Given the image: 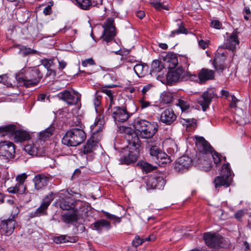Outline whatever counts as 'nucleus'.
<instances>
[{"mask_svg":"<svg viewBox=\"0 0 251 251\" xmlns=\"http://www.w3.org/2000/svg\"><path fill=\"white\" fill-rule=\"evenodd\" d=\"M133 126L139 136L143 139L152 138L158 130V125L154 122H149L145 120H136Z\"/></svg>","mask_w":251,"mask_h":251,"instance_id":"obj_1","label":"nucleus"},{"mask_svg":"<svg viewBox=\"0 0 251 251\" xmlns=\"http://www.w3.org/2000/svg\"><path fill=\"white\" fill-rule=\"evenodd\" d=\"M86 135L83 130L74 128L68 130L62 139V143L65 145L75 147L82 143Z\"/></svg>","mask_w":251,"mask_h":251,"instance_id":"obj_2","label":"nucleus"},{"mask_svg":"<svg viewBox=\"0 0 251 251\" xmlns=\"http://www.w3.org/2000/svg\"><path fill=\"white\" fill-rule=\"evenodd\" d=\"M147 148L149 149L150 155L159 165L170 164L172 161L171 157L162 151L152 139L147 142Z\"/></svg>","mask_w":251,"mask_h":251,"instance_id":"obj_3","label":"nucleus"},{"mask_svg":"<svg viewBox=\"0 0 251 251\" xmlns=\"http://www.w3.org/2000/svg\"><path fill=\"white\" fill-rule=\"evenodd\" d=\"M41 77L39 70H31L27 71L24 76H19L17 80L19 85L30 87L37 85Z\"/></svg>","mask_w":251,"mask_h":251,"instance_id":"obj_4","label":"nucleus"},{"mask_svg":"<svg viewBox=\"0 0 251 251\" xmlns=\"http://www.w3.org/2000/svg\"><path fill=\"white\" fill-rule=\"evenodd\" d=\"M119 131L125 134L128 143L127 147L131 150H136L140 147V141L137 134L130 127L121 126Z\"/></svg>","mask_w":251,"mask_h":251,"instance_id":"obj_5","label":"nucleus"},{"mask_svg":"<svg viewBox=\"0 0 251 251\" xmlns=\"http://www.w3.org/2000/svg\"><path fill=\"white\" fill-rule=\"evenodd\" d=\"M13 135L17 142H22L29 138L28 133L21 130H16V126L9 125L0 127V136Z\"/></svg>","mask_w":251,"mask_h":251,"instance_id":"obj_6","label":"nucleus"},{"mask_svg":"<svg viewBox=\"0 0 251 251\" xmlns=\"http://www.w3.org/2000/svg\"><path fill=\"white\" fill-rule=\"evenodd\" d=\"M233 175L229 168V164H224L220 171V176L215 178V188H217L218 186H224L226 187H228L232 181V178Z\"/></svg>","mask_w":251,"mask_h":251,"instance_id":"obj_7","label":"nucleus"},{"mask_svg":"<svg viewBox=\"0 0 251 251\" xmlns=\"http://www.w3.org/2000/svg\"><path fill=\"white\" fill-rule=\"evenodd\" d=\"M186 75L189 78L193 81L199 80L200 83H204L209 80L213 79L214 78V72L213 70L202 68L198 73L197 76L195 74H192L191 73L188 72Z\"/></svg>","mask_w":251,"mask_h":251,"instance_id":"obj_8","label":"nucleus"},{"mask_svg":"<svg viewBox=\"0 0 251 251\" xmlns=\"http://www.w3.org/2000/svg\"><path fill=\"white\" fill-rule=\"evenodd\" d=\"M108 115H111L114 121L116 122L123 123L127 121L130 115L126 109L120 106L112 107L109 111H106Z\"/></svg>","mask_w":251,"mask_h":251,"instance_id":"obj_9","label":"nucleus"},{"mask_svg":"<svg viewBox=\"0 0 251 251\" xmlns=\"http://www.w3.org/2000/svg\"><path fill=\"white\" fill-rule=\"evenodd\" d=\"M103 32L101 38L108 43L112 41L116 36L115 28L114 25V20L109 18L102 25Z\"/></svg>","mask_w":251,"mask_h":251,"instance_id":"obj_10","label":"nucleus"},{"mask_svg":"<svg viewBox=\"0 0 251 251\" xmlns=\"http://www.w3.org/2000/svg\"><path fill=\"white\" fill-rule=\"evenodd\" d=\"M57 97L59 100H61L66 102L69 105H74L77 103L80 100V95L76 91H74L73 94L67 90L59 93L57 95Z\"/></svg>","mask_w":251,"mask_h":251,"instance_id":"obj_11","label":"nucleus"},{"mask_svg":"<svg viewBox=\"0 0 251 251\" xmlns=\"http://www.w3.org/2000/svg\"><path fill=\"white\" fill-rule=\"evenodd\" d=\"M203 238L206 244L210 248H215L223 247L222 242L224 239L218 234L207 232L204 234Z\"/></svg>","mask_w":251,"mask_h":251,"instance_id":"obj_12","label":"nucleus"},{"mask_svg":"<svg viewBox=\"0 0 251 251\" xmlns=\"http://www.w3.org/2000/svg\"><path fill=\"white\" fill-rule=\"evenodd\" d=\"M15 153V145L12 142L7 141L0 142V156L10 159L14 157Z\"/></svg>","mask_w":251,"mask_h":251,"instance_id":"obj_13","label":"nucleus"},{"mask_svg":"<svg viewBox=\"0 0 251 251\" xmlns=\"http://www.w3.org/2000/svg\"><path fill=\"white\" fill-rule=\"evenodd\" d=\"M214 96L213 90L209 89L204 92L202 95L198 98V102L202 106L203 111H205L209 107L212 99Z\"/></svg>","mask_w":251,"mask_h":251,"instance_id":"obj_14","label":"nucleus"},{"mask_svg":"<svg viewBox=\"0 0 251 251\" xmlns=\"http://www.w3.org/2000/svg\"><path fill=\"white\" fill-rule=\"evenodd\" d=\"M196 145L200 154H210L213 151L212 147L202 137L196 138Z\"/></svg>","mask_w":251,"mask_h":251,"instance_id":"obj_15","label":"nucleus"},{"mask_svg":"<svg viewBox=\"0 0 251 251\" xmlns=\"http://www.w3.org/2000/svg\"><path fill=\"white\" fill-rule=\"evenodd\" d=\"M192 160L187 156L179 158L175 165V168L177 172H183L192 166Z\"/></svg>","mask_w":251,"mask_h":251,"instance_id":"obj_16","label":"nucleus"},{"mask_svg":"<svg viewBox=\"0 0 251 251\" xmlns=\"http://www.w3.org/2000/svg\"><path fill=\"white\" fill-rule=\"evenodd\" d=\"M90 207L87 203L79 200H76L74 210L79 219L86 216Z\"/></svg>","mask_w":251,"mask_h":251,"instance_id":"obj_17","label":"nucleus"},{"mask_svg":"<svg viewBox=\"0 0 251 251\" xmlns=\"http://www.w3.org/2000/svg\"><path fill=\"white\" fill-rule=\"evenodd\" d=\"M16 221L13 219H10L2 221L0 225L1 232L5 235H11L15 228Z\"/></svg>","mask_w":251,"mask_h":251,"instance_id":"obj_18","label":"nucleus"},{"mask_svg":"<svg viewBox=\"0 0 251 251\" xmlns=\"http://www.w3.org/2000/svg\"><path fill=\"white\" fill-rule=\"evenodd\" d=\"M53 196L54 194L51 192L46 197V198L43 200L41 205L34 212V216L37 217L40 216L42 214H44L45 210L50 204L51 201L53 200Z\"/></svg>","mask_w":251,"mask_h":251,"instance_id":"obj_19","label":"nucleus"},{"mask_svg":"<svg viewBox=\"0 0 251 251\" xmlns=\"http://www.w3.org/2000/svg\"><path fill=\"white\" fill-rule=\"evenodd\" d=\"M100 91L106 95L105 99L106 100V106L107 107V111H109L113 105L115 104L114 98L116 96V93L114 91L108 89L105 87L102 88Z\"/></svg>","mask_w":251,"mask_h":251,"instance_id":"obj_20","label":"nucleus"},{"mask_svg":"<svg viewBox=\"0 0 251 251\" xmlns=\"http://www.w3.org/2000/svg\"><path fill=\"white\" fill-rule=\"evenodd\" d=\"M176 115L173 110L171 109H167L164 110L160 116L161 121L168 125H171L176 120Z\"/></svg>","mask_w":251,"mask_h":251,"instance_id":"obj_21","label":"nucleus"},{"mask_svg":"<svg viewBox=\"0 0 251 251\" xmlns=\"http://www.w3.org/2000/svg\"><path fill=\"white\" fill-rule=\"evenodd\" d=\"M164 184V180L162 177H151L147 182V189H160Z\"/></svg>","mask_w":251,"mask_h":251,"instance_id":"obj_22","label":"nucleus"},{"mask_svg":"<svg viewBox=\"0 0 251 251\" xmlns=\"http://www.w3.org/2000/svg\"><path fill=\"white\" fill-rule=\"evenodd\" d=\"M35 188L40 190L46 186L49 182V177L44 175H38L34 177Z\"/></svg>","mask_w":251,"mask_h":251,"instance_id":"obj_23","label":"nucleus"},{"mask_svg":"<svg viewBox=\"0 0 251 251\" xmlns=\"http://www.w3.org/2000/svg\"><path fill=\"white\" fill-rule=\"evenodd\" d=\"M76 200H75L71 197H66L65 199H62L60 200L57 204L60 208L63 210H68L74 209Z\"/></svg>","mask_w":251,"mask_h":251,"instance_id":"obj_24","label":"nucleus"},{"mask_svg":"<svg viewBox=\"0 0 251 251\" xmlns=\"http://www.w3.org/2000/svg\"><path fill=\"white\" fill-rule=\"evenodd\" d=\"M183 69L180 67L168 74L167 79L169 82H176L181 80L183 77Z\"/></svg>","mask_w":251,"mask_h":251,"instance_id":"obj_25","label":"nucleus"},{"mask_svg":"<svg viewBox=\"0 0 251 251\" xmlns=\"http://www.w3.org/2000/svg\"><path fill=\"white\" fill-rule=\"evenodd\" d=\"M239 43V41L238 39L237 33L233 32L226 39L225 45L223 46H221V48L224 47L233 50L236 48V46L238 45Z\"/></svg>","mask_w":251,"mask_h":251,"instance_id":"obj_26","label":"nucleus"},{"mask_svg":"<svg viewBox=\"0 0 251 251\" xmlns=\"http://www.w3.org/2000/svg\"><path fill=\"white\" fill-rule=\"evenodd\" d=\"M226 60L224 52H218L214 58L213 64L216 70H223L225 68V62Z\"/></svg>","mask_w":251,"mask_h":251,"instance_id":"obj_27","label":"nucleus"},{"mask_svg":"<svg viewBox=\"0 0 251 251\" xmlns=\"http://www.w3.org/2000/svg\"><path fill=\"white\" fill-rule=\"evenodd\" d=\"M25 151L29 155L34 156H41L43 155V151L42 148H37L34 144H30L25 146Z\"/></svg>","mask_w":251,"mask_h":251,"instance_id":"obj_28","label":"nucleus"},{"mask_svg":"<svg viewBox=\"0 0 251 251\" xmlns=\"http://www.w3.org/2000/svg\"><path fill=\"white\" fill-rule=\"evenodd\" d=\"M78 219L79 218L74 209L72 211L67 212L62 215V221L67 224L76 222Z\"/></svg>","mask_w":251,"mask_h":251,"instance_id":"obj_29","label":"nucleus"},{"mask_svg":"<svg viewBox=\"0 0 251 251\" xmlns=\"http://www.w3.org/2000/svg\"><path fill=\"white\" fill-rule=\"evenodd\" d=\"M98 147V142L93 139H89L83 147V152L88 154L93 152Z\"/></svg>","mask_w":251,"mask_h":251,"instance_id":"obj_30","label":"nucleus"},{"mask_svg":"<svg viewBox=\"0 0 251 251\" xmlns=\"http://www.w3.org/2000/svg\"><path fill=\"white\" fill-rule=\"evenodd\" d=\"M137 160V155L134 151H129L127 155H125L121 158L122 163L129 165L134 163Z\"/></svg>","mask_w":251,"mask_h":251,"instance_id":"obj_31","label":"nucleus"},{"mask_svg":"<svg viewBox=\"0 0 251 251\" xmlns=\"http://www.w3.org/2000/svg\"><path fill=\"white\" fill-rule=\"evenodd\" d=\"M26 190L25 185L21 183H17L14 186H11L7 189L9 193L22 195L25 193Z\"/></svg>","mask_w":251,"mask_h":251,"instance_id":"obj_32","label":"nucleus"},{"mask_svg":"<svg viewBox=\"0 0 251 251\" xmlns=\"http://www.w3.org/2000/svg\"><path fill=\"white\" fill-rule=\"evenodd\" d=\"M164 61L168 64V67L171 69L175 68L178 64L177 57L173 53L168 54L164 58Z\"/></svg>","mask_w":251,"mask_h":251,"instance_id":"obj_33","label":"nucleus"},{"mask_svg":"<svg viewBox=\"0 0 251 251\" xmlns=\"http://www.w3.org/2000/svg\"><path fill=\"white\" fill-rule=\"evenodd\" d=\"M93 225L97 230H101L102 228L104 227L106 229H109L111 228L110 223L106 220L101 219L95 222Z\"/></svg>","mask_w":251,"mask_h":251,"instance_id":"obj_34","label":"nucleus"},{"mask_svg":"<svg viewBox=\"0 0 251 251\" xmlns=\"http://www.w3.org/2000/svg\"><path fill=\"white\" fill-rule=\"evenodd\" d=\"M175 96H176L175 94L170 92H164L161 95V102L165 104L170 103L173 101Z\"/></svg>","mask_w":251,"mask_h":251,"instance_id":"obj_35","label":"nucleus"},{"mask_svg":"<svg viewBox=\"0 0 251 251\" xmlns=\"http://www.w3.org/2000/svg\"><path fill=\"white\" fill-rule=\"evenodd\" d=\"M155 239L153 235L149 236L145 239L141 238L139 236H137L135 237L134 239L132 241V244L135 247L139 246L141 245L145 241H153Z\"/></svg>","mask_w":251,"mask_h":251,"instance_id":"obj_36","label":"nucleus"},{"mask_svg":"<svg viewBox=\"0 0 251 251\" xmlns=\"http://www.w3.org/2000/svg\"><path fill=\"white\" fill-rule=\"evenodd\" d=\"M137 165L139 166L146 173H148L155 169L156 167L145 161H140Z\"/></svg>","mask_w":251,"mask_h":251,"instance_id":"obj_37","label":"nucleus"},{"mask_svg":"<svg viewBox=\"0 0 251 251\" xmlns=\"http://www.w3.org/2000/svg\"><path fill=\"white\" fill-rule=\"evenodd\" d=\"M53 131L54 128L52 126L47 128L45 130L40 132L39 139L43 140L47 139L52 135Z\"/></svg>","mask_w":251,"mask_h":251,"instance_id":"obj_38","label":"nucleus"},{"mask_svg":"<svg viewBox=\"0 0 251 251\" xmlns=\"http://www.w3.org/2000/svg\"><path fill=\"white\" fill-rule=\"evenodd\" d=\"M163 66L158 60H154L152 61L151 65V73L154 74L160 72L163 69Z\"/></svg>","mask_w":251,"mask_h":251,"instance_id":"obj_39","label":"nucleus"},{"mask_svg":"<svg viewBox=\"0 0 251 251\" xmlns=\"http://www.w3.org/2000/svg\"><path fill=\"white\" fill-rule=\"evenodd\" d=\"M17 47L19 50V53L23 55H26L30 53H36L37 52L36 50L24 46L18 45Z\"/></svg>","mask_w":251,"mask_h":251,"instance_id":"obj_40","label":"nucleus"},{"mask_svg":"<svg viewBox=\"0 0 251 251\" xmlns=\"http://www.w3.org/2000/svg\"><path fill=\"white\" fill-rule=\"evenodd\" d=\"M177 106H179L182 111L188 109L190 107V104L187 100L178 99L176 103Z\"/></svg>","mask_w":251,"mask_h":251,"instance_id":"obj_41","label":"nucleus"},{"mask_svg":"<svg viewBox=\"0 0 251 251\" xmlns=\"http://www.w3.org/2000/svg\"><path fill=\"white\" fill-rule=\"evenodd\" d=\"M78 7L83 10L89 9L91 7L90 0H75Z\"/></svg>","mask_w":251,"mask_h":251,"instance_id":"obj_42","label":"nucleus"},{"mask_svg":"<svg viewBox=\"0 0 251 251\" xmlns=\"http://www.w3.org/2000/svg\"><path fill=\"white\" fill-rule=\"evenodd\" d=\"M145 66L142 64H136L134 66V71L139 77H142L145 75Z\"/></svg>","mask_w":251,"mask_h":251,"instance_id":"obj_43","label":"nucleus"},{"mask_svg":"<svg viewBox=\"0 0 251 251\" xmlns=\"http://www.w3.org/2000/svg\"><path fill=\"white\" fill-rule=\"evenodd\" d=\"M198 163L204 171H207L210 170L211 165L208 160L203 159H199Z\"/></svg>","mask_w":251,"mask_h":251,"instance_id":"obj_44","label":"nucleus"},{"mask_svg":"<svg viewBox=\"0 0 251 251\" xmlns=\"http://www.w3.org/2000/svg\"><path fill=\"white\" fill-rule=\"evenodd\" d=\"M69 239H70V237L62 235L59 236L54 237L53 240L56 244H61L69 242Z\"/></svg>","mask_w":251,"mask_h":251,"instance_id":"obj_45","label":"nucleus"},{"mask_svg":"<svg viewBox=\"0 0 251 251\" xmlns=\"http://www.w3.org/2000/svg\"><path fill=\"white\" fill-rule=\"evenodd\" d=\"M53 59H43L41 60V64L44 66L47 69H49L51 66L53 62Z\"/></svg>","mask_w":251,"mask_h":251,"instance_id":"obj_46","label":"nucleus"},{"mask_svg":"<svg viewBox=\"0 0 251 251\" xmlns=\"http://www.w3.org/2000/svg\"><path fill=\"white\" fill-rule=\"evenodd\" d=\"M209 154L212 157L215 164L217 165L220 163L221 159L220 154L218 152L213 151Z\"/></svg>","mask_w":251,"mask_h":251,"instance_id":"obj_47","label":"nucleus"},{"mask_svg":"<svg viewBox=\"0 0 251 251\" xmlns=\"http://www.w3.org/2000/svg\"><path fill=\"white\" fill-rule=\"evenodd\" d=\"M27 178V175L25 173H23L19 175L16 176V180L17 183H21L22 184H25V181Z\"/></svg>","mask_w":251,"mask_h":251,"instance_id":"obj_48","label":"nucleus"},{"mask_svg":"<svg viewBox=\"0 0 251 251\" xmlns=\"http://www.w3.org/2000/svg\"><path fill=\"white\" fill-rule=\"evenodd\" d=\"M230 99H229V107L230 108H235L237 106V103L238 101L237 99L233 95L230 96Z\"/></svg>","mask_w":251,"mask_h":251,"instance_id":"obj_49","label":"nucleus"},{"mask_svg":"<svg viewBox=\"0 0 251 251\" xmlns=\"http://www.w3.org/2000/svg\"><path fill=\"white\" fill-rule=\"evenodd\" d=\"M185 30H186V29H185V28L183 26H180L178 29L172 31L170 36L174 37L176 34H178L179 33H185Z\"/></svg>","mask_w":251,"mask_h":251,"instance_id":"obj_50","label":"nucleus"},{"mask_svg":"<svg viewBox=\"0 0 251 251\" xmlns=\"http://www.w3.org/2000/svg\"><path fill=\"white\" fill-rule=\"evenodd\" d=\"M211 27L216 29H221L222 27V23L218 20H213L211 22Z\"/></svg>","mask_w":251,"mask_h":251,"instance_id":"obj_51","label":"nucleus"},{"mask_svg":"<svg viewBox=\"0 0 251 251\" xmlns=\"http://www.w3.org/2000/svg\"><path fill=\"white\" fill-rule=\"evenodd\" d=\"M101 97L98 95L97 94H96L93 100L94 104L96 108L100 105L101 103Z\"/></svg>","mask_w":251,"mask_h":251,"instance_id":"obj_52","label":"nucleus"},{"mask_svg":"<svg viewBox=\"0 0 251 251\" xmlns=\"http://www.w3.org/2000/svg\"><path fill=\"white\" fill-rule=\"evenodd\" d=\"M139 102L140 103V106L142 109H144L147 107H148L151 105V103L149 101L145 100L144 98L140 100H139Z\"/></svg>","mask_w":251,"mask_h":251,"instance_id":"obj_53","label":"nucleus"},{"mask_svg":"<svg viewBox=\"0 0 251 251\" xmlns=\"http://www.w3.org/2000/svg\"><path fill=\"white\" fill-rule=\"evenodd\" d=\"M95 64V61L92 58L86 59L82 61V65L84 67L87 66L88 65H93Z\"/></svg>","mask_w":251,"mask_h":251,"instance_id":"obj_54","label":"nucleus"},{"mask_svg":"<svg viewBox=\"0 0 251 251\" xmlns=\"http://www.w3.org/2000/svg\"><path fill=\"white\" fill-rule=\"evenodd\" d=\"M104 214L108 219L111 220L117 221L118 222H120V218L116 216L115 215L111 214L107 212H104Z\"/></svg>","mask_w":251,"mask_h":251,"instance_id":"obj_55","label":"nucleus"},{"mask_svg":"<svg viewBox=\"0 0 251 251\" xmlns=\"http://www.w3.org/2000/svg\"><path fill=\"white\" fill-rule=\"evenodd\" d=\"M151 4L153 6V7L156 9L157 10H161V9L165 8L164 5L162 3H161L159 1H155L154 2H152L151 3Z\"/></svg>","mask_w":251,"mask_h":251,"instance_id":"obj_56","label":"nucleus"},{"mask_svg":"<svg viewBox=\"0 0 251 251\" xmlns=\"http://www.w3.org/2000/svg\"><path fill=\"white\" fill-rule=\"evenodd\" d=\"M246 212V210L244 209L240 210L235 213L234 216L235 218L239 220L245 215Z\"/></svg>","mask_w":251,"mask_h":251,"instance_id":"obj_57","label":"nucleus"},{"mask_svg":"<svg viewBox=\"0 0 251 251\" xmlns=\"http://www.w3.org/2000/svg\"><path fill=\"white\" fill-rule=\"evenodd\" d=\"M98 123H94V125H92L91 126V128H93V130H94L93 133L95 134L96 133L98 132L99 131L101 130V127L100 126H98Z\"/></svg>","mask_w":251,"mask_h":251,"instance_id":"obj_58","label":"nucleus"},{"mask_svg":"<svg viewBox=\"0 0 251 251\" xmlns=\"http://www.w3.org/2000/svg\"><path fill=\"white\" fill-rule=\"evenodd\" d=\"M102 0H93L91 1V7L96 6L99 7L102 4Z\"/></svg>","mask_w":251,"mask_h":251,"instance_id":"obj_59","label":"nucleus"},{"mask_svg":"<svg viewBox=\"0 0 251 251\" xmlns=\"http://www.w3.org/2000/svg\"><path fill=\"white\" fill-rule=\"evenodd\" d=\"M199 46L202 49H205L207 47V43L203 40H201L199 42Z\"/></svg>","mask_w":251,"mask_h":251,"instance_id":"obj_60","label":"nucleus"},{"mask_svg":"<svg viewBox=\"0 0 251 251\" xmlns=\"http://www.w3.org/2000/svg\"><path fill=\"white\" fill-rule=\"evenodd\" d=\"M59 69L62 70L64 69L67 66V63L64 60L58 61Z\"/></svg>","mask_w":251,"mask_h":251,"instance_id":"obj_61","label":"nucleus"},{"mask_svg":"<svg viewBox=\"0 0 251 251\" xmlns=\"http://www.w3.org/2000/svg\"><path fill=\"white\" fill-rule=\"evenodd\" d=\"M51 11V8L50 5L47 6L46 8H45L43 11L44 13L46 15L50 14Z\"/></svg>","mask_w":251,"mask_h":251,"instance_id":"obj_62","label":"nucleus"},{"mask_svg":"<svg viewBox=\"0 0 251 251\" xmlns=\"http://www.w3.org/2000/svg\"><path fill=\"white\" fill-rule=\"evenodd\" d=\"M47 70H48V72L46 74L47 76H55L56 75V73H55V71H54L52 69H50V68L49 69H47Z\"/></svg>","mask_w":251,"mask_h":251,"instance_id":"obj_63","label":"nucleus"},{"mask_svg":"<svg viewBox=\"0 0 251 251\" xmlns=\"http://www.w3.org/2000/svg\"><path fill=\"white\" fill-rule=\"evenodd\" d=\"M136 15L140 19H143L145 16V14L143 11L140 10L137 12Z\"/></svg>","mask_w":251,"mask_h":251,"instance_id":"obj_64","label":"nucleus"}]
</instances>
